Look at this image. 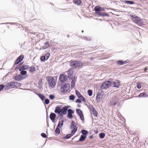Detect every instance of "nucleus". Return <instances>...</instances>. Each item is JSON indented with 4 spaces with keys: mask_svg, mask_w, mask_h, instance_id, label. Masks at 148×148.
Wrapping results in <instances>:
<instances>
[{
    "mask_svg": "<svg viewBox=\"0 0 148 148\" xmlns=\"http://www.w3.org/2000/svg\"><path fill=\"white\" fill-rule=\"evenodd\" d=\"M19 71H20V75L22 76L23 78L25 79L27 78L28 75H27V71L25 70H23V69L20 68Z\"/></svg>",
    "mask_w": 148,
    "mask_h": 148,
    "instance_id": "9b49d317",
    "label": "nucleus"
},
{
    "mask_svg": "<svg viewBox=\"0 0 148 148\" xmlns=\"http://www.w3.org/2000/svg\"><path fill=\"white\" fill-rule=\"evenodd\" d=\"M69 85V84H65L63 86H63L64 88H65L66 89V88H68V85Z\"/></svg>",
    "mask_w": 148,
    "mask_h": 148,
    "instance_id": "680f3d73",
    "label": "nucleus"
},
{
    "mask_svg": "<svg viewBox=\"0 0 148 148\" xmlns=\"http://www.w3.org/2000/svg\"><path fill=\"white\" fill-rule=\"evenodd\" d=\"M74 112V111L72 109L69 108L68 110V112L67 113H69L71 114H73Z\"/></svg>",
    "mask_w": 148,
    "mask_h": 148,
    "instance_id": "c03bdc74",
    "label": "nucleus"
},
{
    "mask_svg": "<svg viewBox=\"0 0 148 148\" xmlns=\"http://www.w3.org/2000/svg\"><path fill=\"white\" fill-rule=\"evenodd\" d=\"M130 16L131 17V19L133 22L139 25H143V19L140 17L134 14H130Z\"/></svg>",
    "mask_w": 148,
    "mask_h": 148,
    "instance_id": "f03ea898",
    "label": "nucleus"
},
{
    "mask_svg": "<svg viewBox=\"0 0 148 148\" xmlns=\"http://www.w3.org/2000/svg\"><path fill=\"white\" fill-rule=\"evenodd\" d=\"M77 126L76 124L75 123V122L73 121H72L71 124L70 125V129H73L75 127H76Z\"/></svg>",
    "mask_w": 148,
    "mask_h": 148,
    "instance_id": "a878e982",
    "label": "nucleus"
},
{
    "mask_svg": "<svg viewBox=\"0 0 148 148\" xmlns=\"http://www.w3.org/2000/svg\"><path fill=\"white\" fill-rule=\"evenodd\" d=\"M144 70L145 71L148 70V66L145 67L144 68Z\"/></svg>",
    "mask_w": 148,
    "mask_h": 148,
    "instance_id": "338daca9",
    "label": "nucleus"
},
{
    "mask_svg": "<svg viewBox=\"0 0 148 148\" xmlns=\"http://www.w3.org/2000/svg\"><path fill=\"white\" fill-rule=\"evenodd\" d=\"M72 129V130L71 131L70 134H72V136H73L75 134V132L77 131V127H75V128Z\"/></svg>",
    "mask_w": 148,
    "mask_h": 148,
    "instance_id": "72a5a7b5",
    "label": "nucleus"
},
{
    "mask_svg": "<svg viewBox=\"0 0 148 148\" xmlns=\"http://www.w3.org/2000/svg\"><path fill=\"white\" fill-rule=\"evenodd\" d=\"M137 97L139 98H146L148 97V95L147 94L146 92H144L140 93L138 96H137Z\"/></svg>",
    "mask_w": 148,
    "mask_h": 148,
    "instance_id": "6ab92c4d",
    "label": "nucleus"
},
{
    "mask_svg": "<svg viewBox=\"0 0 148 148\" xmlns=\"http://www.w3.org/2000/svg\"><path fill=\"white\" fill-rule=\"evenodd\" d=\"M14 79L15 81H19L24 79V78H23L20 74H18L14 76Z\"/></svg>",
    "mask_w": 148,
    "mask_h": 148,
    "instance_id": "4be33fe9",
    "label": "nucleus"
},
{
    "mask_svg": "<svg viewBox=\"0 0 148 148\" xmlns=\"http://www.w3.org/2000/svg\"><path fill=\"white\" fill-rule=\"evenodd\" d=\"M90 110H91L92 112V114L95 117H97L98 115V113L97 110H96L95 108H94L93 109H90Z\"/></svg>",
    "mask_w": 148,
    "mask_h": 148,
    "instance_id": "c85d7f7f",
    "label": "nucleus"
},
{
    "mask_svg": "<svg viewBox=\"0 0 148 148\" xmlns=\"http://www.w3.org/2000/svg\"><path fill=\"white\" fill-rule=\"evenodd\" d=\"M101 97H100V96L97 95L96 99L97 102H100L101 99Z\"/></svg>",
    "mask_w": 148,
    "mask_h": 148,
    "instance_id": "09e8293b",
    "label": "nucleus"
},
{
    "mask_svg": "<svg viewBox=\"0 0 148 148\" xmlns=\"http://www.w3.org/2000/svg\"><path fill=\"white\" fill-rule=\"evenodd\" d=\"M113 79L112 78H109L108 80L105 81L101 85L100 88L101 89H106L112 86V81Z\"/></svg>",
    "mask_w": 148,
    "mask_h": 148,
    "instance_id": "7ed1b4c3",
    "label": "nucleus"
},
{
    "mask_svg": "<svg viewBox=\"0 0 148 148\" xmlns=\"http://www.w3.org/2000/svg\"><path fill=\"white\" fill-rule=\"evenodd\" d=\"M118 101V100L117 99H112L110 102V105L112 106H115L117 104Z\"/></svg>",
    "mask_w": 148,
    "mask_h": 148,
    "instance_id": "5701e85b",
    "label": "nucleus"
},
{
    "mask_svg": "<svg viewBox=\"0 0 148 148\" xmlns=\"http://www.w3.org/2000/svg\"><path fill=\"white\" fill-rule=\"evenodd\" d=\"M71 106L69 105L63 107L61 109V113H62V114H66L68 112L69 108Z\"/></svg>",
    "mask_w": 148,
    "mask_h": 148,
    "instance_id": "dca6fc26",
    "label": "nucleus"
},
{
    "mask_svg": "<svg viewBox=\"0 0 148 148\" xmlns=\"http://www.w3.org/2000/svg\"><path fill=\"white\" fill-rule=\"evenodd\" d=\"M3 90V86H2V84H0V92Z\"/></svg>",
    "mask_w": 148,
    "mask_h": 148,
    "instance_id": "052dcab7",
    "label": "nucleus"
},
{
    "mask_svg": "<svg viewBox=\"0 0 148 148\" xmlns=\"http://www.w3.org/2000/svg\"><path fill=\"white\" fill-rule=\"evenodd\" d=\"M62 106L61 105H58L56 107L54 112L58 115H60L61 113V109Z\"/></svg>",
    "mask_w": 148,
    "mask_h": 148,
    "instance_id": "f8f14e48",
    "label": "nucleus"
},
{
    "mask_svg": "<svg viewBox=\"0 0 148 148\" xmlns=\"http://www.w3.org/2000/svg\"><path fill=\"white\" fill-rule=\"evenodd\" d=\"M99 136L100 138L103 139L105 137L106 134L104 132H101L99 134Z\"/></svg>",
    "mask_w": 148,
    "mask_h": 148,
    "instance_id": "c9c22d12",
    "label": "nucleus"
},
{
    "mask_svg": "<svg viewBox=\"0 0 148 148\" xmlns=\"http://www.w3.org/2000/svg\"><path fill=\"white\" fill-rule=\"evenodd\" d=\"M59 80L62 84H64L67 80V76L65 74H61L59 76Z\"/></svg>",
    "mask_w": 148,
    "mask_h": 148,
    "instance_id": "423d86ee",
    "label": "nucleus"
},
{
    "mask_svg": "<svg viewBox=\"0 0 148 148\" xmlns=\"http://www.w3.org/2000/svg\"><path fill=\"white\" fill-rule=\"evenodd\" d=\"M24 56L23 54H21L15 60L13 65H23L24 62L22 61L24 58Z\"/></svg>",
    "mask_w": 148,
    "mask_h": 148,
    "instance_id": "39448f33",
    "label": "nucleus"
},
{
    "mask_svg": "<svg viewBox=\"0 0 148 148\" xmlns=\"http://www.w3.org/2000/svg\"><path fill=\"white\" fill-rule=\"evenodd\" d=\"M48 119V114H47V127H49V123H48V120H47V119Z\"/></svg>",
    "mask_w": 148,
    "mask_h": 148,
    "instance_id": "e2e57ef3",
    "label": "nucleus"
},
{
    "mask_svg": "<svg viewBox=\"0 0 148 148\" xmlns=\"http://www.w3.org/2000/svg\"><path fill=\"white\" fill-rule=\"evenodd\" d=\"M87 93H88V95L89 96H91L92 95V91L91 90L89 89L87 91Z\"/></svg>",
    "mask_w": 148,
    "mask_h": 148,
    "instance_id": "79ce46f5",
    "label": "nucleus"
},
{
    "mask_svg": "<svg viewBox=\"0 0 148 148\" xmlns=\"http://www.w3.org/2000/svg\"><path fill=\"white\" fill-rule=\"evenodd\" d=\"M34 92L39 97L42 101H44V99L45 98V97L43 94H42L40 93H37L36 91H34Z\"/></svg>",
    "mask_w": 148,
    "mask_h": 148,
    "instance_id": "412c9836",
    "label": "nucleus"
},
{
    "mask_svg": "<svg viewBox=\"0 0 148 148\" xmlns=\"http://www.w3.org/2000/svg\"><path fill=\"white\" fill-rule=\"evenodd\" d=\"M67 117L69 119H72L73 118V114L67 113Z\"/></svg>",
    "mask_w": 148,
    "mask_h": 148,
    "instance_id": "a18cd8bd",
    "label": "nucleus"
},
{
    "mask_svg": "<svg viewBox=\"0 0 148 148\" xmlns=\"http://www.w3.org/2000/svg\"><path fill=\"white\" fill-rule=\"evenodd\" d=\"M49 98L51 100H53L55 98V96L53 94H50L49 95Z\"/></svg>",
    "mask_w": 148,
    "mask_h": 148,
    "instance_id": "37998d69",
    "label": "nucleus"
},
{
    "mask_svg": "<svg viewBox=\"0 0 148 148\" xmlns=\"http://www.w3.org/2000/svg\"><path fill=\"white\" fill-rule=\"evenodd\" d=\"M73 3L77 6L81 5L82 2L81 0H73Z\"/></svg>",
    "mask_w": 148,
    "mask_h": 148,
    "instance_id": "b1692460",
    "label": "nucleus"
},
{
    "mask_svg": "<svg viewBox=\"0 0 148 148\" xmlns=\"http://www.w3.org/2000/svg\"><path fill=\"white\" fill-rule=\"evenodd\" d=\"M15 23H3L2 24H10L11 25H12V24H14Z\"/></svg>",
    "mask_w": 148,
    "mask_h": 148,
    "instance_id": "13d9d810",
    "label": "nucleus"
},
{
    "mask_svg": "<svg viewBox=\"0 0 148 148\" xmlns=\"http://www.w3.org/2000/svg\"><path fill=\"white\" fill-rule=\"evenodd\" d=\"M64 122V120L59 121L58 123L57 127L61 128L63 125Z\"/></svg>",
    "mask_w": 148,
    "mask_h": 148,
    "instance_id": "393cba45",
    "label": "nucleus"
},
{
    "mask_svg": "<svg viewBox=\"0 0 148 148\" xmlns=\"http://www.w3.org/2000/svg\"><path fill=\"white\" fill-rule=\"evenodd\" d=\"M107 10L110 9L112 10V8H107L105 7H103L100 6H97L94 8V10L95 11V14L99 16H101L102 17H109L110 16L107 12H102V11H105V9Z\"/></svg>",
    "mask_w": 148,
    "mask_h": 148,
    "instance_id": "f257e3e1",
    "label": "nucleus"
},
{
    "mask_svg": "<svg viewBox=\"0 0 148 148\" xmlns=\"http://www.w3.org/2000/svg\"><path fill=\"white\" fill-rule=\"evenodd\" d=\"M22 66V65H17L15 68V70L18 69V70L19 71V69L21 68L20 66Z\"/></svg>",
    "mask_w": 148,
    "mask_h": 148,
    "instance_id": "bf43d9fd",
    "label": "nucleus"
},
{
    "mask_svg": "<svg viewBox=\"0 0 148 148\" xmlns=\"http://www.w3.org/2000/svg\"><path fill=\"white\" fill-rule=\"evenodd\" d=\"M98 92H100L101 93L103 94L104 91H103L101 89H99L98 91Z\"/></svg>",
    "mask_w": 148,
    "mask_h": 148,
    "instance_id": "774afa93",
    "label": "nucleus"
},
{
    "mask_svg": "<svg viewBox=\"0 0 148 148\" xmlns=\"http://www.w3.org/2000/svg\"><path fill=\"white\" fill-rule=\"evenodd\" d=\"M143 84V82H137L136 83L137 88L138 89H140Z\"/></svg>",
    "mask_w": 148,
    "mask_h": 148,
    "instance_id": "bb28decb",
    "label": "nucleus"
},
{
    "mask_svg": "<svg viewBox=\"0 0 148 148\" xmlns=\"http://www.w3.org/2000/svg\"><path fill=\"white\" fill-rule=\"evenodd\" d=\"M46 79L49 87L52 88H54L56 84V81L54 78L52 76H49L47 77Z\"/></svg>",
    "mask_w": 148,
    "mask_h": 148,
    "instance_id": "20e7f679",
    "label": "nucleus"
},
{
    "mask_svg": "<svg viewBox=\"0 0 148 148\" xmlns=\"http://www.w3.org/2000/svg\"><path fill=\"white\" fill-rule=\"evenodd\" d=\"M10 83L12 88H17L20 86L21 85V84L20 83L15 82L13 81H10Z\"/></svg>",
    "mask_w": 148,
    "mask_h": 148,
    "instance_id": "4468645a",
    "label": "nucleus"
},
{
    "mask_svg": "<svg viewBox=\"0 0 148 148\" xmlns=\"http://www.w3.org/2000/svg\"><path fill=\"white\" fill-rule=\"evenodd\" d=\"M93 138V135H91L89 137V138L90 139H92Z\"/></svg>",
    "mask_w": 148,
    "mask_h": 148,
    "instance_id": "69168bd1",
    "label": "nucleus"
},
{
    "mask_svg": "<svg viewBox=\"0 0 148 148\" xmlns=\"http://www.w3.org/2000/svg\"><path fill=\"white\" fill-rule=\"evenodd\" d=\"M97 95L101 96V97H103V94L101 93L100 92H98Z\"/></svg>",
    "mask_w": 148,
    "mask_h": 148,
    "instance_id": "5fc2aeb1",
    "label": "nucleus"
},
{
    "mask_svg": "<svg viewBox=\"0 0 148 148\" xmlns=\"http://www.w3.org/2000/svg\"><path fill=\"white\" fill-rule=\"evenodd\" d=\"M2 86H3V90H7L8 89L12 88L10 82L7 83L5 84H3Z\"/></svg>",
    "mask_w": 148,
    "mask_h": 148,
    "instance_id": "2eb2a0df",
    "label": "nucleus"
},
{
    "mask_svg": "<svg viewBox=\"0 0 148 148\" xmlns=\"http://www.w3.org/2000/svg\"><path fill=\"white\" fill-rule=\"evenodd\" d=\"M29 71L31 73H33L36 71V68L35 66H31L29 67Z\"/></svg>",
    "mask_w": 148,
    "mask_h": 148,
    "instance_id": "2f4dec72",
    "label": "nucleus"
},
{
    "mask_svg": "<svg viewBox=\"0 0 148 148\" xmlns=\"http://www.w3.org/2000/svg\"><path fill=\"white\" fill-rule=\"evenodd\" d=\"M56 114L55 113L51 112L49 116V118L50 119H55L56 116Z\"/></svg>",
    "mask_w": 148,
    "mask_h": 148,
    "instance_id": "473e14b6",
    "label": "nucleus"
},
{
    "mask_svg": "<svg viewBox=\"0 0 148 148\" xmlns=\"http://www.w3.org/2000/svg\"><path fill=\"white\" fill-rule=\"evenodd\" d=\"M81 133L82 134H83L86 136H87V134L88 133V132L87 130L83 129L81 130Z\"/></svg>",
    "mask_w": 148,
    "mask_h": 148,
    "instance_id": "4c0bfd02",
    "label": "nucleus"
},
{
    "mask_svg": "<svg viewBox=\"0 0 148 148\" xmlns=\"http://www.w3.org/2000/svg\"><path fill=\"white\" fill-rule=\"evenodd\" d=\"M87 136L83 134L81 135L79 140L76 141V142H82L84 141L86 138Z\"/></svg>",
    "mask_w": 148,
    "mask_h": 148,
    "instance_id": "aec40b11",
    "label": "nucleus"
},
{
    "mask_svg": "<svg viewBox=\"0 0 148 148\" xmlns=\"http://www.w3.org/2000/svg\"><path fill=\"white\" fill-rule=\"evenodd\" d=\"M23 66L22 67H21V69H22L23 70H25V69H29V65H23Z\"/></svg>",
    "mask_w": 148,
    "mask_h": 148,
    "instance_id": "49530a36",
    "label": "nucleus"
},
{
    "mask_svg": "<svg viewBox=\"0 0 148 148\" xmlns=\"http://www.w3.org/2000/svg\"><path fill=\"white\" fill-rule=\"evenodd\" d=\"M68 72V77L69 79L71 80L73 77V70L71 69H69L67 71Z\"/></svg>",
    "mask_w": 148,
    "mask_h": 148,
    "instance_id": "f3484780",
    "label": "nucleus"
},
{
    "mask_svg": "<svg viewBox=\"0 0 148 148\" xmlns=\"http://www.w3.org/2000/svg\"><path fill=\"white\" fill-rule=\"evenodd\" d=\"M83 38H84L85 40H88L89 38L88 37H86V36L83 37Z\"/></svg>",
    "mask_w": 148,
    "mask_h": 148,
    "instance_id": "0e129e2a",
    "label": "nucleus"
},
{
    "mask_svg": "<svg viewBox=\"0 0 148 148\" xmlns=\"http://www.w3.org/2000/svg\"><path fill=\"white\" fill-rule=\"evenodd\" d=\"M124 2L125 3L127 4L132 5L135 4V2L132 1L124 0Z\"/></svg>",
    "mask_w": 148,
    "mask_h": 148,
    "instance_id": "c756f323",
    "label": "nucleus"
},
{
    "mask_svg": "<svg viewBox=\"0 0 148 148\" xmlns=\"http://www.w3.org/2000/svg\"><path fill=\"white\" fill-rule=\"evenodd\" d=\"M41 136L43 138H46L47 137L46 134L44 133L41 134Z\"/></svg>",
    "mask_w": 148,
    "mask_h": 148,
    "instance_id": "3c124183",
    "label": "nucleus"
},
{
    "mask_svg": "<svg viewBox=\"0 0 148 148\" xmlns=\"http://www.w3.org/2000/svg\"><path fill=\"white\" fill-rule=\"evenodd\" d=\"M121 85V82L118 80H116L115 81H113V80L112 81V86L113 87H115L118 88Z\"/></svg>",
    "mask_w": 148,
    "mask_h": 148,
    "instance_id": "1a4fd4ad",
    "label": "nucleus"
},
{
    "mask_svg": "<svg viewBox=\"0 0 148 148\" xmlns=\"http://www.w3.org/2000/svg\"><path fill=\"white\" fill-rule=\"evenodd\" d=\"M75 80H72L71 82V85H73L75 86Z\"/></svg>",
    "mask_w": 148,
    "mask_h": 148,
    "instance_id": "864d4df0",
    "label": "nucleus"
},
{
    "mask_svg": "<svg viewBox=\"0 0 148 148\" xmlns=\"http://www.w3.org/2000/svg\"><path fill=\"white\" fill-rule=\"evenodd\" d=\"M76 113L79 116L80 120L82 121L84 120V118L82 111L80 109H76Z\"/></svg>",
    "mask_w": 148,
    "mask_h": 148,
    "instance_id": "0eeeda50",
    "label": "nucleus"
},
{
    "mask_svg": "<svg viewBox=\"0 0 148 148\" xmlns=\"http://www.w3.org/2000/svg\"><path fill=\"white\" fill-rule=\"evenodd\" d=\"M42 79H40V80L38 82V85L39 86L41 85L42 84Z\"/></svg>",
    "mask_w": 148,
    "mask_h": 148,
    "instance_id": "4d7b16f0",
    "label": "nucleus"
},
{
    "mask_svg": "<svg viewBox=\"0 0 148 148\" xmlns=\"http://www.w3.org/2000/svg\"><path fill=\"white\" fill-rule=\"evenodd\" d=\"M70 66L74 68H79L80 67L82 68L83 67L82 66H83V65H70Z\"/></svg>",
    "mask_w": 148,
    "mask_h": 148,
    "instance_id": "de8ad7c7",
    "label": "nucleus"
},
{
    "mask_svg": "<svg viewBox=\"0 0 148 148\" xmlns=\"http://www.w3.org/2000/svg\"><path fill=\"white\" fill-rule=\"evenodd\" d=\"M70 89L69 86L68 88L66 89L65 88H64L63 86H62L60 88V90L61 91V92L62 93H64L66 92L67 91Z\"/></svg>",
    "mask_w": 148,
    "mask_h": 148,
    "instance_id": "cd10ccee",
    "label": "nucleus"
},
{
    "mask_svg": "<svg viewBox=\"0 0 148 148\" xmlns=\"http://www.w3.org/2000/svg\"><path fill=\"white\" fill-rule=\"evenodd\" d=\"M60 129L61 128L56 127L55 130V132L56 134L58 135L60 134Z\"/></svg>",
    "mask_w": 148,
    "mask_h": 148,
    "instance_id": "e433bc0d",
    "label": "nucleus"
},
{
    "mask_svg": "<svg viewBox=\"0 0 148 148\" xmlns=\"http://www.w3.org/2000/svg\"><path fill=\"white\" fill-rule=\"evenodd\" d=\"M44 103L46 105H48L49 104L50 102L49 99L48 98H46V97L44 99Z\"/></svg>",
    "mask_w": 148,
    "mask_h": 148,
    "instance_id": "a19ab883",
    "label": "nucleus"
},
{
    "mask_svg": "<svg viewBox=\"0 0 148 148\" xmlns=\"http://www.w3.org/2000/svg\"><path fill=\"white\" fill-rule=\"evenodd\" d=\"M75 93L77 97L79 98L80 99L83 96L77 90H75Z\"/></svg>",
    "mask_w": 148,
    "mask_h": 148,
    "instance_id": "f704fd0d",
    "label": "nucleus"
},
{
    "mask_svg": "<svg viewBox=\"0 0 148 148\" xmlns=\"http://www.w3.org/2000/svg\"><path fill=\"white\" fill-rule=\"evenodd\" d=\"M132 62L131 61L128 60H127L125 61L122 60H119L117 61L116 64L117 65H123L124 64L127 63L129 64H132Z\"/></svg>",
    "mask_w": 148,
    "mask_h": 148,
    "instance_id": "9d476101",
    "label": "nucleus"
},
{
    "mask_svg": "<svg viewBox=\"0 0 148 148\" xmlns=\"http://www.w3.org/2000/svg\"><path fill=\"white\" fill-rule=\"evenodd\" d=\"M75 96L74 95H71L69 96V100L74 101L75 99Z\"/></svg>",
    "mask_w": 148,
    "mask_h": 148,
    "instance_id": "ea45409f",
    "label": "nucleus"
},
{
    "mask_svg": "<svg viewBox=\"0 0 148 148\" xmlns=\"http://www.w3.org/2000/svg\"><path fill=\"white\" fill-rule=\"evenodd\" d=\"M69 65H83L84 63L81 61L75 60H71L70 61L68 62Z\"/></svg>",
    "mask_w": 148,
    "mask_h": 148,
    "instance_id": "6e6552de",
    "label": "nucleus"
},
{
    "mask_svg": "<svg viewBox=\"0 0 148 148\" xmlns=\"http://www.w3.org/2000/svg\"><path fill=\"white\" fill-rule=\"evenodd\" d=\"M75 102L77 103H81L82 101L80 99L78 98L75 100Z\"/></svg>",
    "mask_w": 148,
    "mask_h": 148,
    "instance_id": "8fccbe9b",
    "label": "nucleus"
},
{
    "mask_svg": "<svg viewBox=\"0 0 148 148\" xmlns=\"http://www.w3.org/2000/svg\"><path fill=\"white\" fill-rule=\"evenodd\" d=\"M50 56V54L49 53H47L41 56L40 57V60L42 62H44L47 60Z\"/></svg>",
    "mask_w": 148,
    "mask_h": 148,
    "instance_id": "ddd939ff",
    "label": "nucleus"
},
{
    "mask_svg": "<svg viewBox=\"0 0 148 148\" xmlns=\"http://www.w3.org/2000/svg\"><path fill=\"white\" fill-rule=\"evenodd\" d=\"M80 99H81V101H82L84 102H86V99L83 96H82Z\"/></svg>",
    "mask_w": 148,
    "mask_h": 148,
    "instance_id": "603ef678",
    "label": "nucleus"
},
{
    "mask_svg": "<svg viewBox=\"0 0 148 148\" xmlns=\"http://www.w3.org/2000/svg\"><path fill=\"white\" fill-rule=\"evenodd\" d=\"M50 43L51 42H50L49 41H47L45 43L44 45L43 46L41 47L40 50H44L45 49H46L49 47H50V45H49V43Z\"/></svg>",
    "mask_w": 148,
    "mask_h": 148,
    "instance_id": "a211bd4d",
    "label": "nucleus"
},
{
    "mask_svg": "<svg viewBox=\"0 0 148 148\" xmlns=\"http://www.w3.org/2000/svg\"><path fill=\"white\" fill-rule=\"evenodd\" d=\"M145 58V57H144L143 58H142L140 60H139L138 61H137V62L136 63V65H137V64H139L140 63H142V64H140V65H142V64H143V63L144 64H147V63H146V62H143Z\"/></svg>",
    "mask_w": 148,
    "mask_h": 148,
    "instance_id": "7c9ffc66",
    "label": "nucleus"
},
{
    "mask_svg": "<svg viewBox=\"0 0 148 148\" xmlns=\"http://www.w3.org/2000/svg\"><path fill=\"white\" fill-rule=\"evenodd\" d=\"M72 136V134H66L63 138L64 139L66 140L70 138Z\"/></svg>",
    "mask_w": 148,
    "mask_h": 148,
    "instance_id": "58836bf2",
    "label": "nucleus"
},
{
    "mask_svg": "<svg viewBox=\"0 0 148 148\" xmlns=\"http://www.w3.org/2000/svg\"><path fill=\"white\" fill-rule=\"evenodd\" d=\"M65 114H62V113H61V114L60 115H58L60 117V118L59 119V120H60L61 119H62L63 118V115H65Z\"/></svg>",
    "mask_w": 148,
    "mask_h": 148,
    "instance_id": "6e6d98bb",
    "label": "nucleus"
}]
</instances>
